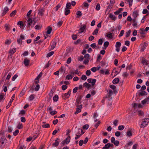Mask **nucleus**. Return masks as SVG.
Wrapping results in <instances>:
<instances>
[{
  "label": "nucleus",
  "instance_id": "obj_13",
  "mask_svg": "<svg viewBox=\"0 0 149 149\" xmlns=\"http://www.w3.org/2000/svg\"><path fill=\"white\" fill-rule=\"evenodd\" d=\"M59 140V138H57L55 140V142L53 143L52 144L53 146L55 147L57 146L59 144V142L58 141Z\"/></svg>",
  "mask_w": 149,
  "mask_h": 149
},
{
  "label": "nucleus",
  "instance_id": "obj_33",
  "mask_svg": "<svg viewBox=\"0 0 149 149\" xmlns=\"http://www.w3.org/2000/svg\"><path fill=\"white\" fill-rule=\"evenodd\" d=\"M58 99V96L56 95L54 96L53 98V100L54 102H57Z\"/></svg>",
  "mask_w": 149,
  "mask_h": 149
},
{
  "label": "nucleus",
  "instance_id": "obj_16",
  "mask_svg": "<svg viewBox=\"0 0 149 149\" xmlns=\"http://www.w3.org/2000/svg\"><path fill=\"white\" fill-rule=\"evenodd\" d=\"M109 17L111 19L113 20L114 21L116 20V17L111 13L109 14Z\"/></svg>",
  "mask_w": 149,
  "mask_h": 149
},
{
  "label": "nucleus",
  "instance_id": "obj_3",
  "mask_svg": "<svg viewBox=\"0 0 149 149\" xmlns=\"http://www.w3.org/2000/svg\"><path fill=\"white\" fill-rule=\"evenodd\" d=\"M71 91V90L70 89L67 93L63 94L62 96L63 99L65 100L68 98L70 95Z\"/></svg>",
  "mask_w": 149,
  "mask_h": 149
},
{
  "label": "nucleus",
  "instance_id": "obj_30",
  "mask_svg": "<svg viewBox=\"0 0 149 149\" xmlns=\"http://www.w3.org/2000/svg\"><path fill=\"white\" fill-rule=\"evenodd\" d=\"M56 44V43L55 41H54L52 42L51 46L52 49H53L55 47Z\"/></svg>",
  "mask_w": 149,
  "mask_h": 149
},
{
  "label": "nucleus",
  "instance_id": "obj_15",
  "mask_svg": "<svg viewBox=\"0 0 149 149\" xmlns=\"http://www.w3.org/2000/svg\"><path fill=\"white\" fill-rule=\"evenodd\" d=\"M44 124L42 125V127L43 128H48L50 127V126L49 124L46 123L45 122L43 123Z\"/></svg>",
  "mask_w": 149,
  "mask_h": 149
},
{
  "label": "nucleus",
  "instance_id": "obj_36",
  "mask_svg": "<svg viewBox=\"0 0 149 149\" xmlns=\"http://www.w3.org/2000/svg\"><path fill=\"white\" fill-rule=\"evenodd\" d=\"M137 22L135 19H133V22L132 24V25L134 27H137Z\"/></svg>",
  "mask_w": 149,
  "mask_h": 149
},
{
  "label": "nucleus",
  "instance_id": "obj_45",
  "mask_svg": "<svg viewBox=\"0 0 149 149\" xmlns=\"http://www.w3.org/2000/svg\"><path fill=\"white\" fill-rule=\"evenodd\" d=\"M17 127L19 129H22L23 128V126L22 125V123H19L17 125Z\"/></svg>",
  "mask_w": 149,
  "mask_h": 149
},
{
  "label": "nucleus",
  "instance_id": "obj_50",
  "mask_svg": "<svg viewBox=\"0 0 149 149\" xmlns=\"http://www.w3.org/2000/svg\"><path fill=\"white\" fill-rule=\"evenodd\" d=\"M118 120H115L113 122V124L115 127H116V126H117L118 125Z\"/></svg>",
  "mask_w": 149,
  "mask_h": 149
},
{
  "label": "nucleus",
  "instance_id": "obj_34",
  "mask_svg": "<svg viewBox=\"0 0 149 149\" xmlns=\"http://www.w3.org/2000/svg\"><path fill=\"white\" fill-rule=\"evenodd\" d=\"M147 93L146 92L144 91H141L139 93V95L141 96H143L147 95Z\"/></svg>",
  "mask_w": 149,
  "mask_h": 149
},
{
  "label": "nucleus",
  "instance_id": "obj_9",
  "mask_svg": "<svg viewBox=\"0 0 149 149\" xmlns=\"http://www.w3.org/2000/svg\"><path fill=\"white\" fill-rule=\"evenodd\" d=\"M87 81L89 83H91L92 85L93 86L95 85V84L96 81V79H93L91 78H89V79H88Z\"/></svg>",
  "mask_w": 149,
  "mask_h": 149
},
{
  "label": "nucleus",
  "instance_id": "obj_11",
  "mask_svg": "<svg viewBox=\"0 0 149 149\" xmlns=\"http://www.w3.org/2000/svg\"><path fill=\"white\" fill-rule=\"evenodd\" d=\"M6 94L1 93L0 94V102H3L5 98Z\"/></svg>",
  "mask_w": 149,
  "mask_h": 149
},
{
  "label": "nucleus",
  "instance_id": "obj_62",
  "mask_svg": "<svg viewBox=\"0 0 149 149\" xmlns=\"http://www.w3.org/2000/svg\"><path fill=\"white\" fill-rule=\"evenodd\" d=\"M36 29L37 30H39L41 29L42 28V26L40 25H37L35 26V27Z\"/></svg>",
  "mask_w": 149,
  "mask_h": 149
},
{
  "label": "nucleus",
  "instance_id": "obj_56",
  "mask_svg": "<svg viewBox=\"0 0 149 149\" xmlns=\"http://www.w3.org/2000/svg\"><path fill=\"white\" fill-rule=\"evenodd\" d=\"M128 74L126 72H123V74L122 76L123 77H127L128 76Z\"/></svg>",
  "mask_w": 149,
  "mask_h": 149
},
{
  "label": "nucleus",
  "instance_id": "obj_37",
  "mask_svg": "<svg viewBox=\"0 0 149 149\" xmlns=\"http://www.w3.org/2000/svg\"><path fill=\"white\" fill-rule=\"evenodd\" d=\"M17 11L16 10H15L13 11L10 14V15L11 17H13L15 16L16 14Z\"/></svg>",
  "mask_w": 149,
  "mask_h": 149
},
{
  "label": "nucleus",
  "instance_id": "obj_52",
  "mask_svg": "<svg viewBox=\"0 0 149 149\" xmlns=\"http://www.w3.org/2000/svg\"><path fill=\"white\" fill-rule=\"evenodd\" d=\"M19 130H16L14 132H13V134L14 136H16L19 133Z\"/></svg>",
  "mask_w": 149,
  "mask_h": 149
},
{
  "label": "nucleus",
  "instance_id": "obj_48",
  "mask_svg": "<svg viewBox=\"0 0 149 149\" xmlns=\"http://www.w3.org/2000/svg\"><path fill=\"white\" fill-rule=\"evenodd\" d=\"M5 43L6 44L9 45L11 43V40L10 39H7L6 40Z\"/></svg>",
  "mask_w": 149,
  "mask_h": 149
},
{
  "label": "nucleus",
  "instance_id": "obj_32",
  "mask_svg": "<svg viewBox=\"0 0 149 149\" xmlns=\"http://www.w3.org/2000/svg\"><path fill=\"white\" fill-rule=\"evenodd\" d=\"M99 29L97 28H96L92 33V34L93 35H96L98 32Z\"/></svg>",
  "mask_w": 149,
  "mask_h": 149
},
{
  "label": "nucleus",
  "instance_id": "obj_7",
  "mask_svg": "<svg viewBox=\"0 0 149 149\" xmlns=\"http://www.w3.org/2000/svg\"><path fill=\"white\" fill-rule=\"evenodd\" d=\"M86 31V26L85 25H83L81 26L79 30V33H81Z\"/></svg>",
  "mask_w": 149,
  "mask_h": 149
},
{
  "label": "nucleus",
  "instance_id": "obj_53",
  "mask_svg": "<svg viewBox=\"0 0 149 149\" xmlns=\"http://www.w3.org/2000/svg\"><path fill=\"white\" fill-rule=\"evenodd\" d=\"M13 130L12 127L11 126H8V131L9 132H12Z\"/></svg>",
  "mask_w": 149,
  "mask_h": 149
},
{
  "label": "nucleus",
  "instance_id": "obj_42",
  "mask_svg": "<svg viewBox=\"0 0 149 149\" xmlns=\"http://www.w3.org/2000/svg\"><path fill=\"white\" fill-rule=\"evenodd\" d=\"M139 33L141 34H145L146 33L145 30L143 28L140 29Z\"/></svg>",
  "mask_w": 149,
  "mask_h": 149
},
{
  "label": "nucleus",
  "instance_id": "obj_57",
  "mask_svg": "<svg viewBox=\"0 0 149 149\" xmlns=\"http://www.w3.org/2000/svg\"><path fill=\"white\" fill-rule=\"evenodd\" d=\"M89 127V125L88 124H86L83 126V128L84 129L87 130L88 128Z\"/></svg>",
  "mask_w": 149,
  "mask_h": 149
},
{
  "label": "nucleus",
  "instance_id": "obj_44",
  "mask_svg": "<svg viewBox=\"0 0 149 149\" xmlns=\"http://www.w3.org/2000/svg\"><path fill=\"white\" fill-rule=\"evenodd\" d=\"M131 32V31L130 30H129L127 32H126V37H128L130 36Z\"/></svg>",
  "mask_w": 149,
  "mask_h": 149
},
{
  "label": "nucleus",
  "instance_id": "obj_39",
  "mask_svg": "<svg viewBox=\"0 0 149 149\" xmlns=\"http://www.w3.org/2000/svg\"><path fill=\"white\" fill-rule=\"evenodd\" d=\"M125 128V126L123 125H120L118 127V130H123Z\"/></svg>",
  "mask_w": 149,
  "mask_h": 149
},
{
  "label": "nucleus",
  "instance_id": "obj_35",
  "mask_svg": "<svg viewBox=\"0 0 149 149\" xmlns=\"http://www.w3.org/2000/svg\"><path fill=\"white\" fill-rule=\"evenodd\" d=\"M109 45V42L108 41H106L104 43V46L105 49H106Z\"/></svg>",
  "mask_w": 149,
  "mask_h": 149
},
{
  "label": "nucleus",
  "instance_id": "obj_17",
  "mask_svg": "<svg viewBox=\"0 0 149 149\" xmlns=\"http://www.w3.org/2000/svg\"><path fill=\"white\" fill-rule=\"evenodd\" d=\"M30 61L27 58L24 59V63L26 66H28L29 64Z\"/></svg>",
  "mask_w": 149,
  "mask_h": 149
},
{
  "label": "nucleus",
  "instance_id": "obj_28",
  "mask_svg": "<svg viewBox=\"0 0 149 149\" xmlns=\"http://www.w3.org/2000/svg\"><path fill=\"white\" fill-rule=\"evenodd\" d=\"M90 85L86 82L84 83L83 85L84 87H86L88 88L90 87Z\"/></svg>",
  "mask_w": 149,
  "mask_h": 149
},
{
  "label": "nucleus",
  "instance_id": "obj_4",
  "mask_svg": "<svg viewBox=\"0 0 149 149\" xmlns=\"http://www.w3.org/2000/svg\"><path fill=\"white\" fill-rule=\"evenodd\" d=\"M121 45V43L120 42H117L115 44L116 51L117 52H119L120 48Z\"/></svg>",
  "mask_w": 149,
  "mask_h": 149
},
{
  "label": "nucleus",
  "instance_id": "obj_61",
  "mask_svg": "<svg viewBox=\"0 0 149 149\" xmlns=\"http://www.w3.org/2000/svg\"><path fill=\"white\" fill-rule=\"evenodd\" d=\"M11 75L12 74L11 73H9L6 78V79L9 80L10 78Z\"/></svg>",
  "mask_w": 149,
  "mask_h": 149
},
{
  "label": "nucleus",
  "instance_id": "obj_18",
  "mask_svg": "<svg viewBox=\"0 0 149 149\" xmlns=\"http://www.w3.org/2000/svg\"><path fill=\"white\" fill-rule=\"evenodd\" d=\"M16 48H13L10 49L9 51V53L12 54H13L16 52Z\"/></svg>",
  "mask_w": 149,
  "mask_h": 149
},
{
  "label": "nucleus",
  "instance_id": "obj_55",
  "mask_svg": "<svg viewBox=\"0 0 149 149\" xmlns=\"http://www.w3.org/2000/svg\"><path fill=\"white\" fill-rule=\"evenodd\" d=\"M78 89V87H76L74 88L73 90V93H76L77 92Z\"/></svg>",
  "mask_w": 149,
  "mask_h": 149
},
{
  "label": "nucleus",
  "instance_id": "obj_21",
  "mask_svg": "<svg viewBox=\"0 0 149 149\" xmlns=\"http://www.w3.org/2000/svg\"><path fill=\"white\" fill-rule=\"evenodd\" d=\"M126 135L127 137H130L132 136V134L130 131H128L126 132Z\"/></svg>",
  "mask_w": 149,
  "mask_h": 149
},
{
  "label": "nucleus",
  "instance_id": "obj_40",
  "mask_svg": "<svg viewBox=\"0 0 149 149\" xmlns=\"http://www.w3.org/2000/svg\"><path fill=\"white\" fill-rule=\"evenodd\" d=\"M109 143H108L105 145V146L103 147L102 149H109Z\"/></svg>",
  "mask_w": 149,
  "mask_h": 149
},
{
  "label": "nucleus",
  "instance_id": "obj_63",
  "mask_svg": "<svg viewBox=\"0 0 149 149\" xmlns=\"http://www.w3.org/2000/svg\"><path fill=\"white\" fill-rule=\"evenodd\" d=\"M91 70L93 72H95L97 70L96 67H93L91 69Z\"/></svg>",
  "mask_w": 149,
  "mask_h": 149
},
{
  "label": "nucleus",
  "instance_id": "obj_64",
  "mask_svg": "<svg viewBox=\"0 0 149 149\" xmlns=\"http://www.w3.org/2000/svg\"><path fill=\"white\" fill-rule=\"evenodd\" d=\"M63 22L62 21H59L57 23V26L60 27L62 24Z\"/></svg>",
  "mask_w": 149,
  "mask_h": 149
},
{
  "label": "nucleus",
  "instance_id": "obj_8",
  "mask_svg": "<svg viewBox=\"0 0 149 149\" xmlns=\"http://www.w3.org/2000/svg\"><path fill=\"white\" fill-rule=\"evenodd\" d=\"M15 94H14L13 95L10 102H9V103H8V105L6 106V108L7 109H8L9 108V107H10V105L12 104V102L14 100L15 98Z\"/></svg>",
  "mask_w": 149,
  "mask_h": 149
},
{
  "label": "nucleus",
  "instance_id": "obj_59",
  "mask_svg": "<svg viewBox=\"0 0 149 149\" xmlns=\"http://www.w3.org/2000/svg\"><path fill=\"white\" fill-rule=\"evenodd\" d=\"M116 146H118L119 144V141L118 140L115 141L113 143Z\"/></svg>",
  "mask_w": 149,
  "mask_h": 149
},
{
  "label": "nucleus",
  "instance_id": "obj_24",
  "mask_svg": "<svg viewBox=\"0 0 149 149\" xmlns=\"http://www.w3.org/2000/svg\"><path fill=\"white\" fill-rule=\"evenodd\" d=\"M119 81V79L118 78H116L113 80L112 83L114 84H116L118 83Z\"/></svg>",
  "mask_w": 149,
  "mask_h": 149
},
{
  "label": "nucleus",
  "instance_id": "obj_20",
  "mask_svg": "<svg viewBox=\"0 0 149 149\" xmlns=\"http://www.w3.org/2000/svg\"><path fill=\"white\" fill-rule=\"evenodd\" d=\"M52 31V28L50 26H48L47 28V30L46 31V33L47 34H50Z\"/></svg>",
  "mask_w": 149,
  "mask_h": 149
},
{
  "label": "nucleus",
  "instance_id": "obj_51",
  "mask_svg": "<svg viewBox=\"0 0 149 149\" xmlns=\"http://www.w3.org/2000/svg\"><path fill=\"white\" fill-rule=\"evenodd\" d=\"M128 2L129 3V7H131L132 5L133 0H128Z\"/></svg>",
  "mask_w": 149,
  "mask_h": 149
},
{
  "label": "nucleus",
  "instance_id": "obj_1",
  "mask_svg": "<svg viewBox=\"0 0 149 149\" xmlns=\"http://www.w3.org/2000/svg\"><path fill=\"white\" fill-rule=\"evenodd\" d=\"M7 142V140L5 137H1L0 140V149L3 148Z\"/></svg>",
  "mask_w": 149,
  "mask_h": 149
},
{
  "label": "nucleus",
  "instance_id": "obj_14",
  "mask_svg": "<svg viewBox=\"0 0 149 149\" xmlns=\"http://www.w3.org/2000/svg\"><path fill=\"white\" fill-rule=\"evenodd\" d=\"M138 15L139 14L137 10H134L132 14V16L134 17V19H136Z\"/></svg>",
  "mask_w": 149,
  "mask_h": 149
},
{
  "label": "nucleus",
  "instance_id": "obj_27",
  "mask_svg": "<svg viewBox=\"0 0 149 149\" xmlns=\"http://www.w3.org/2000/svg\"><path fill=\"white\" fill-rule=\"evenodd\" d=\"M142 63L143 65H147L148 64L147 60L144 58L142 59Z\"/></svg>",
  "mask_w": 149,
  "mask_h": 149
},
{
  "label": "nucleus",
  "instance_id": "obj_19",
  "mask_svg": "<svg viewBox=\"0 0 149 149\" xmlns=\"http://www.w3.org/2000/svg\"><path fill=\"white\" fill-rule=\"evenodd\" d=\"M106 37L108 38L111 39L113 38V35L110 32H108L106 34Z\"/></svg>",
  "mask_w": 149,
  "mask_h": 149
},
{
  "label": "nucleus",
  "instance_id": "obj_60",
  "mask_svg": "<svg viewBox=\"0 0 149 149\" xmlns=\"http://www.w3.org/2000/svg\"><path fill=\"white\" fill-rule=\"evenodd\" d=\"M25 91L24 90H22L19 95L20 97H22L25 93Z\"/></svg>",
  "mask_w": 149,
  "mask_h": 149
},
{
  "label": "nucleus",
  "instance_id": "obj_23",
  "mask_svg": "<svg viewBox=\"0 0 149 149\" xmlns=\"http://www.w3.org/2000/svg\"><path fill=\"white\" fill-rule=\"evenodd\" d=\"M10 26L8 24H6L5 25V28L6 31L8 32L10 29Z\"/></svg>",
  "mask_w": 149,
  "mask_h": 149
},
{
  "label": "nucleus",
  "instance_id": "obj_38",
  "mask_svg": "<svg viewBox=\"0 0 149 149\" xmlns=\"http://www.w3.org/2000/svg\"><path fill=\"white\" fill-rule=\"evenodd\" d=\"M9 10V9L8 7H5L3 9V13H4V14H5Z\"/></svg>",
  "mask_w": 149,
  "mask_h": 149
},
{
  "label": "nucleus",
  "instance_id": "obj_5",
  "mask_svg": "<svg viewBox=\"0 0 149 149\" xmlns=\"http://www.w3.org/2000/svg\"><path fill=\"white\" fill-rule=\"evenodd\" d=\"M76 107L77 108L76 109V111L74 113L75 114H77L79 113L81 111V109L82 108V105L80 104V105H77Z\"/></svg>",
  "mask_w": 149,
  "mask_h": 149
},
{
  "label": "nucleus",
  "instance_id": "obj_2",
  "mask_svg": "<svg viewBox=\"0 0 149 149\" xmlns=\"http://www.w3.org/2000/svg\"><path fill=\"white\" fill-rule=\"evenodd\" d=\"M149 123V118H145L142 119V121L141 124V127L144 128L146 127Z\"/></svg>",
  "mask_w": 149,
  "mask_h": 149
},
{
  "label": "nucleus",
  "instance_id": "obj_29",
  "mask_svg": "<svg viewBox=\"0 0 149 149\" xmlns=\"http://www.w3.org/2000/svg\"><path fill=\"white\" fill-rule=\"evenodd\" d=\"M44 10L42 8L39 10L38 13V14L41 16H42L43 14Z\"/></svg>",
  "mask_w": 149,
  "mask_h": 149
},
{
  "label": "nucleus",
  "instance_id": "obj_26",
  "mask_svg": "<svg viewBox=\"0 0 149 149\" xmlns=\"http://www.w3.org/2000/svg\"><path fill=\"white\" fill-rule=\"evenodd\" d=\"M35 98V95L34 94L31 95L29 98V101H32Z\"/></svg>",
  "mask_w": 149,
  "mask_h": 149
},
{
  "label": "nucleus",
  "instance_id": "obj_25",
  "mask_svg": "<svg viewBox=\"0 0 149 149\" xmlns=\"http://www.w3.org/2000/svg\"><path fill=\"white\" fill-rule=\"evenodd\" d=\"M27 22L28 25V26L29 27L32 24L33 22V20L31 18L29 19L28 20H27Z\"/></svg>",
  "mask_w": 149,
  "mask_h": 149
},
{
  "label": "nucleus",
  "instance_id": "obj_47",
  "mask_svg": "<svg viewBox=\"0 0 149 149\" xmlns=\"http://www.w3.org/2000/svg\"><path fill=\"white\" fill-rule=\"evenodd\" d=\"M125 31L123 30H121L120 34L118 35V37H120L122 36L124 33Z\"/></svg>",
  "mask_w": 149,
  "mask_h": 149
},
{
  "label": "nucleus",
  "instance_id": "obj_6",
  "mask_svg": "<svg viewBox=\"0 0 149 149\" xmlns=\"http://www.w3.org/2000/svg\"><path fill=\"white\" fill-rule=\"evenodd\" d=\"M70 136H68L64 140L62 141V142L61 143V144L64 145L65 143L66 144L69 143L70 141Z\"/></svg>",
  "mask_w": 149,
  "mask_h": 149
},
{
  "label": "nucleus",
  "instance_id": "obj_10",
  "mask_svg": "<svg viewBox=\"0 0 149 149\" xmlns=\"http://www.w3.org/2000/svg\"><path fill=\"white\" fill-rule=\"evenodd\" d=\"M17 24L21 29H24V24L22 21H19L17 22Z\"/></svg>",
  "mask_w": 149,
  "mask_h": 149
},
{
  "label": "nucleus",
  "instance_id": "obj_49",
  "mask_svg": "<svg viewBox=\"0 0 149 149\" xmlns=\"http://www.w3.org/2000/svg\"><path fill=\"white\" fill-rule=\"evenodd\" d=\"M57 113V112L56 111H50L49 113L51 115L54 116Z\"/></svg>",
  "mask_w": 149,
  "mask_h": 149
},
{
  "label": "nucleus",
  "instance_id": "obj_22",
  "mask_svg": "<svg viewBox=\"0 0 149 149\" xmlns=\"http://www.w3.org/2000/svg\"><path fill=\"white\" fill-rule=\"evenodd\" d=\"M70 13V10L69 9L65 8L64 10L65 14L67 15H68Z\"/></svg>",
  "mask_w": 149,
  "mask_h": 149
},
{
  "label": "nucleus",
  "instance_id": "obj_58",
  "mask_svg": "<svg viewBox=\"0 0 149 149\" xmlns=\"http://www.w3.org/2000/svg\"><path fill=\"white\" fill-rule=\"evenodd\" d=\"M17 42L19 44H22V39L20 38L17 39Z\"/></svg>",
  "mask_w": 149,
  "mask_h": 149
},
{
  "label": "nucleus",
  "instance_id": "obj_54",
  "mask_svg": "<svg viewBox=\"0 0 149 149\" xmlns=\"http://www.w3.org/2000/svg\"><path fill=\"white\" fill-rule=\"evenodd\" d=\"M91 73V72L90 70H87L86 72V74L87 76H89Z\"/></svg>",
  "mask_w": 149,
  "mask_h": 149
},
{
  "label": "nucleus",
  "instance_id": "obj_46",
  "mask_svg": "<svg viewBox=\"0 0 149 149\" xmlns=\"http://www.w3.org/2000/svg\"><path fill=\"white\" fill-rule=\"evenodd\" d=\"M54 52L53 51H52L49 53L47 55V57H49L52 56L54 54Z\"/></svg>",
  "mask_w": 149,
  "mask_h": 149
},
{
  "label": "nucleus",
  "instance_id": "obj_41",
  "mask_svg": "<svg viewBox=\"0 0 149 149\" xmlns=\"http://www.w3.org/2000/svg\"><path fill=\"white\" fill-rule=\"evenodd\" d=\"M100 9V6L99 3H98L97 4V5L95 7V10L97 11L99 10Z\"/></svg>",
  "mask_w": 149,
  "mask_h": 149
},
{
  "label": "nucleus",
  "instance_id": "obj_43",
  "mask_svg": "<svg viewBox=\"0 0 149 149\" xmlns=\"http://www.w3.org/2000/svg\"><path fill=\"white\" fill-rule=\"evenodd\" d=\"M76 102L75 104L76 106H77V105H79V104L81 103V102L79 99H77L76 100Z\"/></svg>",
  "mask_w": 149,
  "mask_h": 149
},
{
  "label": "nucleus",
  "instance_id": "obj_12",
  "mask_svg": "<svg viewBox=\"0 0 149 149\" xmlns=\"http://www.w3.org/2000/svg\"><path fill=\"white\" fill-rule=\"evenodd\" d=\"M149 103V97L146 98L145 99L141 101V104L143 105H144L146 104H148Z\"/></svg>",
  "mask_w": 149,
  "mask_h": 149
},
{
  "label": "nucleus",
  "instance_id": "obj_31",
  "mask_svg": "<svg viewBox=\"0 0 149 149\" xmlns=\"http://www.w3.org/2000/svg\"><path fill=\"white\" fill-rule=\"evenodd\" d=\"M72 75L71 74H69L67 75L66 76V79H67L70 80L72 78Z\"/></svg>",
  "mask_w": 149,
  "mask_h": 149
}]
</instances>
